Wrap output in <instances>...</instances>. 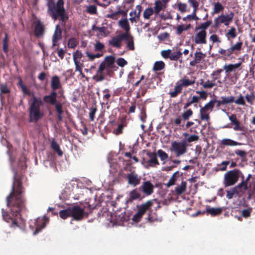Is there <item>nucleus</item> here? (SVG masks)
I'll list each match as a JSON object with an SVG mask.
<instances>
[{
    "label": "nucleus",
    "mask_w": 255,
    "mask_h": 255,
    "mask_svg": "<svg viewBox=\"0 0 255 255\" xmlns=\"http://www.w3.org/2000/svg\"><path fill=\"white\" fill-rule=\"evenodd\" d=\"M239 173L238 169L232 170L226 173L224 181L225 186H230L236 184L239 178Z\"/></svg>",
    "instance_id": "nucleus-8"
},
{
    "label": "nucleus",
    "mask_w": 255,
    "mask_h": 255,
    "mask_svg": "<svg viewBox=\"0 0 255 255\" xmlns=\"http://www.w3.org/2000/svg\"><path fill=\"white\" fill-rule=\"evenodd\" d=\"M247 102L250 104L253 105L255 100V95L254 91L251 92L250 94H247L245 97Z\"/></svg>",
    "instance_id": "nucleus-44"
},
{
    "label": "nucleus",
    "mask_w": 255,
    "mask_h": 255,
    "mask_svg": "<svg viewBox=\"0 0 255 255\" xmlns=\"http://www.w3.org/2000/svg\"><path fill=\"white\" fill-rule=\"evenodd\" d=\"M235 126L233 127V129L235 131H242V132L239 133V135H245V133L247 131V128H246L243 125H241V123L239 120H237L235 122L233 123L232 124Z\"/></svg>",
    "instance_id": "nucleus-32"
},
{
    "label": "nucleus",
    "mask_w": 255,
    "mask_h": 255,
    "mask_svg": "<svg viewBox=\"0 0 255 255\" xmlns=\"http://www.w3.org/2000/svg\"><path fill=\"white\" fill-rule=\"evenodd\" d=\"M125 38L124 41L126 42L127 48L129 50H134L135 49L134 37L130 33H125Z\"/></svg>",
    "instance_id": "nucleus-21"
},
{
    "label": "nucleus",
    "mask_w": 255,
    "mask_h": 255,
    "mask_svg": "<svg viewBox=\"0 0 255 255\" xmlns=\"http://www.w3.org/2000/svg\"><path fill=\"white\" fill-rule=\"evenodd\" d=\"M225 36L229 41L230 42L233 41L232 40L235 38L237 36L236 28L234 26H231L225 33Z\"/></svg>",
    "instance_id": "nucleus-33"
},
{
    "label": "nucleus",
    "mask_w": 255,
    "mask_h": 255,
    "mask_svg": "<svg viewBox=\"0 0 255 255\" xmlns=\"http://www.w3.org/2000/svg\"><path fill=\"white\" fill-rule=\"evenodd\" d=\"M47 6V13L53 20L58 18L64 23L68 19L66 10L64 7V0H58L55 3L54 0H45Z\"/></svg>",
    "instance_id": "nucleus-3"
},
{
    "label": "nucleus",
    "mask_w": 255,
    "mask_h": 255,
    "mask_svg": "<svg viewBox=\"0 0 255 255\" xmlns=\"http://www.w3.org/2000/svg\"><path fill=\"white\" fill-rule=\"evenodd\" d=\"M214 7L213 11L211 12L212 15L214 14H218L222 12L224 9V6L219 1L213 3Z\"/></svg>",
    "instance_id": "nucleus-37"
},
{
    "label": "nucleus",
    "mask_w": 255,
    "mask_h": 255,
    "mask_svg": "<svg viewBox=\"0 0 255 255\" xmlns=\"http://www.w3.org/2000/svg\"><path fill=\"white\" fill-rule=\"evenodd\" d=\"M157 154L162 161L165 160L168 158V154L162 149H159Z\"/></svg>",
    "instance_id": "nucleus-55"
},
{
    "label": "nucleus",
    "mask_w": 255,
    "mask_h": 255,
    "mask_svg": "<svg viewBox=\"0 0 255 255\" xmlns=\"http://www.w3.org/2000/svg\"><path fill=\"white\" fill-rule=\"evenodd\" d=\"M212 22L211 20H207L205 22L201 23L198 26L195 27V30H206L211 25Z\"/></svg>",
    "instance_id": "nucleus-40"
},
{
    "label": "nucleus",
    "mask_w": 255,
    "mask_h": 255,
    "mask_svg": "<svg viewBox=\"0 0 255 255\" xmlns=\"http://www.w3.org/2000/svg\"><path fill=\"white\" fill-rule=\"evenodd\" d=\"M83 56V55L82 52L79 50H76L75 52L73 53V61L75 65V66H77L78 65L80 66V65H84L83 60H82L81 62H80V60H81V58H82Z\"/></svg>",
    "instance_id": "nucleus-30"
},
{
    "label": "nucleus",
    "mask_w": 255,
    "mask_h": 255,
    "mask_svg": "<svg viewBox=\"0 0 255 255\" xmlns=\"http://www.w3.org/2000/svg\"><path fill=\"white\" fill-rule=\"evenodd\" d=\"M234 15V13L231 11L228 14H221L219 15V18L221 19V22L225 26H229L230 23L233 21Z\"/></svg>",
    "instance_id": "nucleus-24"
},
{
    "label": "nucleus",
    "mask_w": 255,
    "mask_h": 255,
    "mask_svg": "<svg viewBox=\"0 0 255 255\" xmlns=\"http://www.w3.org/2000/svg\"><path fill=\"white\" fill-rule=\"evenodd\" d=\"M146 154L150 158V159L146 162L148 166L154 167L159 165L156 153L148 152Z\"/></svg>",
    "instance_id": "nucleus-22"
},
{
    "label": "nucleus",
    "mask_w": 255,
    "mask_h": 255,
    "mask_svg": "<svg viewBox=\"0 0 255 255\" xmlns=\"http://www.w3.org/2000/svg\"><path fill=\"white\" fill-rule=\"evenodd\" d=\"M221 98L224 105L232 103L234 102V97L233 96L221 97Z\"/></svg>",
    "instance_id": "nucleus-54"
},
{
    "label": "nucleus",
    "mask_w": 255,
    "mask_h": 255,
    "mask_svg": "<svg viewBox=\"0 0 255 255\" xmlns=\"http://www.w3.org/2000/svg\"><path fill=\"white\" fill-rule=\"evenodd\" d=\"M125 126L126 125L123 124L119 125L118 128L113 130V133L116 135L122 134L123 132L124 128Z\"/></svg>",
    "instance_id": "nucleus-50"
},
{
    "label": "nucleus",
    "mask_w": 255,
    "mask_h": 255,
    "mask_svg": "<svg viewBox=\"0 0 255 255\" xmlns=\"http://www.w3.org/2000/svg\"><path fill=\"white\" fill-rule=\"evenodd\" d=\"M153 13H154V11L152 7L147 8L143 11V17L145 19H149L150 16L153 14Z\"/></svg>",
    "instance_id": "nucleus-45"
},
{
    "label": "nucleus",
    "mask_w": 255,
    "mask_h": 255,
    "mask_svg": "<svg viewBox=\"0 0 255 255\" xmlns=\"http://www.w3.org/2000/svg\"><path fill=\"white\" fill-rule=\"evenodd\" d=\"M161 55L164 59H169L171 61H177L182 56V53L180 50L172 52L171 49H167L162 50Z\"/></svg>",
    "instance_id": "nucleus-12"
},
{
    "label": "nucleus",
    "mask_w": 255,
    "mask_h": 255,
    "mask_svg": "<svg viewBox=\"0 0 255 255\" xmlns=\"http://www.w3.org/2000/svg\"><path fill=\"white\" fill-rule=\"evenodd\" d=\"M238 193L239 191L237 190V187H234L231 190L227 191L226 197L229 199H232L234 195L238 194Z\"/></svg>",
    "instance_id": "nucleus-47"
},
{
    "label": "nucleus",
    "mask_w": 255,
    "mask_h": 255,
    "mask_svg": "<svg viewBox=\"0 0 255 255\" xmlns=\"http://www.w3.org/2000/svg\"><path fill=\"white\" fill-rule=\"evenodd\" d=\"M230 44V47L227 49L220 48L218 50V53L222 55V57L224 60L232 59L234 58L233 56V54L237 56L241 53L243 44L242 41H238L233 44V41H231Z\"/></svg>",
    "instance_id": "nucleus-5"
},
{
    "label": "nucleus",
    "mask_w": 255,
    "mask_h": 255,
    "mask_svg": "<svg viewBox=\"0 0 255 255\" xmlns=\"http://www.w3.org/2000/svg\"><path fill=\"white\" fill-rule=\"evenodd\" d=\"M188 146V143L185 140L174 141L171 143L170 150L175 153L176 157H179L187 152Z\"/></svg>",
    "instance_id": "nucleus-7"
},
{
    "label": "nucleus",
    "mask_w": 255,
    "mask_h": 255,
    "mask_svg": "<svg viewBox=\"0 0 255 255\" xmlns=\"http://www.w3.org/2000/svg\"><path fill=\"white\" fill-rule=\"evenodd\" d=\"M122 6L120 5H117L116 6L117 11H113V7H110L109 8V13L106 15V17L107 18H110L112 20H117L120 16V15H122L125 18H127V12L128 11V8L126 10H125V8L122 9L121 7Z\"/></svg>",
    "instance_id": "nucleus-10"
},
{
    "label": "nucleus",
    "mask_w": 255,
    "mask_h": 255,
    "mask_svg": "<svg viewBox=\"0 0 255 255\" xmlns=\"http://www.w3.org/2000/svg\"><path fill=\"white\" fill-rule=\"evenodd\" d=\"M12 170L13 177L11 191L6 197V204L10 210V213L9 214L3 209H1V213L3 219L6 222L11 223V228H15L19 227L18 220L21 219L20 212L25 207L26 200L23 194L22 178L18 174L16 169L12 167Z\"/></svg>",
    "instance_id": "nucleus-1"
},
{
    "label": "nucleus",
    "mask_w": 255,
    "mask_h": 255,
    "mask_svg": "<svg viewBox=\"0 0 255 255\" xmlns=\"http://www.w3.org/2000/svg\"><path fill=\"white\" fill-rule=\"evenodd\" d=\"M18 166L21 169H25L27 167L26 165V158L23 156H21L18 160Z\"/></svg>",
    "instance_id": "nucleus-51"
},
{
    "label": "nucleus",
    "mask_w": 255,
    "mask_h": 255,
    "mask_svg": "<svg viewBox=\"0 0 255 255\" xmlns=\"http://www.w3.org/2000/svg\"><path fill=\"white\" fill-rule=\"evenodd\" d=\"M8 47V36L6 33L4 34V37L2 40V50L4 53H7Z\"/></svg>",
    "instance_id": "nucleus-43"
},
{
    "label": "nucleus",
    "mask_w": 255,
    "mask_h": 255,
    "mask_svg": "<svg viewBox=\"0 0 255 255\" xmlns=\"http://www.w3.org/2000/svg\"><path fill=\"white\" fill-rule=\"evenodd\" d=\"M165 64L162 61H156L153 65L152 70L155 72L162 70L165 68Z\"/></svg>",
    "instance_id": "nucleus-38"
},
{
    "label": "nucleus",
    "mask_w": 255,
    "mask_h": 255,
    "mask_svg": "<svg viewBox=\"0 0 255 255\" xmlns=\"http://www.w3.org/2000/svg\"><path fill=\"white\" fill-rule=\"evenodd\" d=\"M59 216L62 219H66L68 217H71L70 207H68L66 209L60 211Z\"/></svg>",
    "instance_id": "nucleus-42"
},
{
    "label": "nucleus",
    "mask_w": 255,
    "mask_h": 255,
    "mask_svg": "<svg viewBox=\"0 0 255 255\" xmlns=\"http://www.w3.org/2000/svg\"><path fill=\"white\" fill-rule=\"evenodd\" d=\"M51 87L52 90V91H55L56 90L61 87L60 78L58 76L55 75L52 77L51 80Z\"/></svg>",
    "instance_id": "nucleus-29"
},
{
    "label": "nucleus",
    "mask_w": 255,
    "mask_h": 255,
    "mask_svg": "<svg viewBox=\"0 0 255 255\" xmlns=\"http://www.w3.org/2000/svg\"><path fill=\"white\" fill-rule=\"evenodd\" d=\"M125 38V33H120L117 36H113L109 40V43L113 47L120 48L122 46V41Z\"/></svg>",
    "instance_id": "nucleus-14"
},
{
    "label": "nucleus",
    "mask_w": 255,
    "mask_h": 255,
    "mask_svg": "<svg viewBox=\"0 0 255 255\" xmlns=\"http://www.w3.org/2000/svg\"><path fill=\"white\" fill-rule=\"evenodd\" d=\"M118 24L125 31L123 33H130L129 32L130 27L127 18L120 20L118 22Z\"/></svg>",
    "instance_id": "nucleus-31"
},
{
    "label": "nucleus",
    "mask_w": 255,
    "mask_h": 255,
    "mask_svg": "<svg viewBox=\"0 0 255 255\" xmlns=\"http://www.w3.org/2000/svg\"><path fill=\"white\" fill-rule=\"evenodd\" d=\"M195 77L193 79H189L186 76H184L181 79L175 83L174 91L170 92L169 95L171 98H175L181 93L183 87H187L195 83Z\"/></svg>",
    "instance_id": "nucleus-6"
},
{
    "label": "nucleus",
    "mask_w": 255,
    "mask_h": 255,
    "mask_svg": "<svg viewBox=\"0 0 255 255\" xmlns=\"http://www.w3.org/2000/svg\"><path fill=\"white\" fill-rule=\"evenodd\" d=\"M10 92V88L7 87L6 84H0V95L9 94Z\"/></svg>",
    "instance_id": "nucleus-48"
},
{
    "label": "nucleus",
    "mask_w": 255,
    "mask_h": 255,
    "mask_svg": "<svg viewBox=\"0 0 255 255\" xmlns=\"http://www.w3.org/2000/svg\"><path fill=\"white\" fill-rule=\"evenodd\" d=\"M21 88L24 94L32 97L31 99L28 100L29 121L37 123L44 115L43 111L41 109L43 106L42 99L36 97L34 93H31L27 89L25 86L22 85Z\"/></svg>",
    "instance_id": "nucleus-2"
},
{
    "label": "nucleus",
    "mask_w": 255,
    "mask_h": 255,
    "mask_svg": "<svg viewBox=\"0 0 255 255\" xmlns=\"http://www.w3.org/2000/svg\"><path fill=\"white\" fill-rule=\"evenodd\" d=\"M126 179L129 185L135 187L140 184V177L134 171L128 174Z\"/></svg>",
    "instance_id": "nucleus-13"
},
{
    "label": "nucleus",
    "mask_w": 255,
    "mask_h": 255,
    "mask_svg": "<svg viewBox=\"0 0 255 255\" xmlns=\"http://www.w3.org/2000/svg\"><path fill=\"white\" fill-rule=\"evenodd\" d=\"M48 219L45 216L42 219L38 218L35 222V230L33 232V235H36L39 233L41 230L45 228L46 226V222H48Z\"/></svg>",
    "instance_id": "nucleus-17"
},
{
    "label": "nucleus",
    "mask_w": 255,
    "mask_h": 255,
    "mask_svg": "<svg viewBox=\"0 0 255 255\" xmlns=\"http://www.w3.org/2000/svg\"><path fill=\"white\" fill-rule=\"evenodd\" d=\"M187 188V183L185 181H182L179 186L175 188V192L178 195H180L184 193Z\"/></svg>",
    "instance_id": "nucleus-36"
},
{
    "label": "nucleus",
    "mask_w": 255,
    "mask_h": 255,
    "mask_svg": "<svg viewBox=\"0 0 255 255\" xmlns=\"http://www.w3.org/2000/svg\"><path fill=\"white\" fill-rule=\"evenodd\" d=\"M141 11L142 6L140 5H136L135 9L134 10V16L131 17L129 19L131 23L137 22L139 20Z\"/></svg>",
    "instance_id": "nucleus-28"
},
{
    "label": "nucleus",
    "mask_w": 255,
    "mask_h": 255,
    "mask_svg": "<svg viewBox=\"0 0 255 255\" xmlns=\"http://www.w3.org/2000/svg\"><path fill=\"white\" fill-rule=\"evenodd\" d=\"M207 35L206 31L200 30L195 34L194 39L195 43L197 44H206L207 42Z\"/></svg>",
    "instance_id": "nucleus-16"
},
{
    "label": "nucleus",
    "mask_w": 255,
    "mask_h": 255,
    "mask_svg": "<svg viewBox=\"0 0 255 255\" xmlns=\"http://www.w3.org/2000/svg\"><path fill=\"white\" fill-rule=\"evenodd\" d=\"M223 208L221 207L212 208L209 206H206V212L207 214L212 216H216L220 215L223 212Z\"/></svg>",
    "instance_id": "nucleus-27"
},
{
    "label": "nucleus",
    "mask_w": 255,
    "mask_h": 255,
    "mask_svg": "<svg viewBox=\"0 0 255 255\" xmlns=\"http://www.w3.org/2000/svg\"><path fill=\"white\" fill-rule=\"evenodd\" d=\"M206 54L201 51H196L194 53V60L190 62V65L195 66L201 62L202 60L206 57Z\"/></svg>",
    "instance_id": "nucleus-19"
},
{
    "label": "nucleus",
    "mask_w": 255,
    "mask_h": 255,
    "mask_svg": "<svg viewBox=\"0 0 255 255\" xmlns=\"http://www.w3.org/2000/svg\"><path fill=\"white\" fill-rule=\"evenodd\" d=\"M219 144L222 147L225 146H234L243 145L242 143L238 142L230 138H223L220 140Z\"/></svg>",
    "instance_id": "nucleus-26"
},
{
    "label": "nucleus",
    "mask_w": 255,
    "mask_h": 255,
    "mask_svg": "<svg viewBox=\"0 0 255 255\" xmlns=\"http://www.w3.org/2000/svg\"><path fill=\"white\" fill-rule=\"evenodd\" d=\"M235 153L236 155L240 156L243 159L246 157L247 155V153L245 151L240 149L235 150Z\"/></svg>",
    "instance_id": "nucleus-64"
},
{
    "label": "nucleus",
    "mask_w": 255,
    "mask_h": 255,
    "mask_svg": "<svg viewBox=\"0 0 255 255\" xmlns=\"http://www.w3.org/2000/svg\"><path fill=\"white\" fill-rule=\"evenodd\" d=\"M223 69H218L216 71H214L212 74L214 81L217 79H220L221 77V73L223 72Z\"/></svg>",
    "instance_id": "nucleus-56"
},
{
    "label": "nucleus",
    "mask_w": 255,
    "mask_h": 255,
    "mask_svg": "<svg viewBox=\"0 0 255 255\" xmlns=\"http://www.w3.org/2000/svg\"><path fill=\"white\" fill-rule=\"evenodd\" d=\"M57 93L56 91H51L50 94L43 96L42 100L43 103L44 102L46 104L54 106L57 119L61 122L63 120V106L60 102L57 101Z\"/></svg>",
    "instance_id": "nucleus-4"
},
{
    "label": "nucleus",
    "mask_w": 255,
    "mask_h": 255,
    "mask_svg": "<svg viewBox=\"0 0 255 255\" xmlns=\"http://www.w3.org/2000/svg\"><path fill=\"white\" fill-rule=\"evenodd\" d=\"M62 38V30L59 25L55 27L54 34L52 36V46L57 45V42Z\"/></svg>",
    "instance_id": "nucleus-23"
},
{
    "label": "nucleus",
    "mask_w": 255,
    "mask_h": 255,
    "mask_svg": "<svg viewBox=\"0 0 255 255\" xmlns=\"http://www.w3.org/2000/svg\"><path fill=\"white\" fill-rule=\"evenodd\" d=\"M167 0H156L154 2V11L155 14H158L160 11L164 9L166 7V2Z\"/></svg>",
    "instance_id": "nucleus-25"
},
{
    "label": "nucleus",
    "mask_w": 255,
    "mask_h": 255,
    "mask_svg": "<svg viewBox=\"0 0 255 255\" xmlns=\"http://www.w3.org/2000/svg\"><path fill=\"white\" fill-rule=\"evenodd\" d=\"M71 217L74 220L81 221L84 216L88 217V213L84 211V209L81 208L78 206H74L70 207Z\"/></svg>",
    "instance_id": "nucleus-11"
},
{
    "label": "nucleus",
    "mask_w": 255,
    "mask_h": 255,
    "mask_svg": "<svg viewBox=\"0 0 255 255\" xmlns=\"http://www.w3.org/2000/svg\"><path fill=\"white\" fill-rule=\"evenodd\" d=\"M130 197L133 200H135L140 197V194L136 189H134L130 193Z\"/></svg>",
    "instance_id": "nucleus-59"
},
{
    "label": "nucleus",
    "mask_w": 255,
    "mask_h": 255,
    "mask_svg": "<svg viewBox=\"0 0 255 255\" xmlns=\"http://www.w3.org/2000/svg\"><path fill=\"white\" fill-rule=\"evenodd\" d=\"M78 44V41L75 38H71L68 41V46L70 48H74Z\"/></svg>",
    "instance_id": "nucleus-52"
},
{
    "label": "nucleus",
    "mask_w": 255,
    "mask_h": 255,
    "mask_svg": "<svg viewBox=\"0 0 255 255\" xmlns=\"http://www.w3.org/2000/svg\"><path fill=\"white\" fill-rule=\"evenodd\" d=\"M146 196H149L153 193L154 186L149 181H144L139 188Z\"/></svg>",
    "instance_id": "nucleus-15"
},
{
    "label": "nucleus",
    "mask_w": 255,
    "mask_h": 255,
    "mask_svg": "<svg viewBox=\"0 0 255 255\" xmlns=\"http://www.w3.org/2000/svg\"><path fill=\"white\" fill-rule=\"evenodd\" d=\"M183 136L185 137H187L186 138V142H191L195 141H197L199 139V137L198 135L196 134H192V135H189L187 132H184L183 134Z\"/></svg>",
    "instance_id": "nucleus-39"
},
{
    "label": "nucleus",
    "mask_w": 255,
    "mask_h": 255,
    "mask_svg": "<svg viewBox=\"0 0 255 255\" xmlns=\"http://www.w3.org/2000/svg\"><path fill=\"white\" fill-rule=\"evenodd\" d=\"M44 30L45 28L43 24L40 21H38L34 26V32L35 36L36 38L43 36Z\"/></svg>",
    "instance_id": "nucleus-20"
},
{
    "label": "nucleus",
    "mask_w": 255,
    "mask_h": 255,
    "mask_svg": "<svg viewBox=\"0 0 255 255\" xmlns=\"http://www.w3.org/2000/svg\"><path fill=\"white\" fill-rule=\"evenodd\" d=\"M215 103H216V101H212V100L209 103L205 104L204 107H202L204 108L205 109H206L207 111H208L209 112V111L211 112V111H212L214 107Z\"/></svg>",
    "instance_id": "nucleus-53"
},
{
    "label": "nucleus",
    "mask_w": 255,
    "mask_h": 255,
    "mask_svg": "<svg viewBox=\"0 0 255 255\" xmlns=\"http://www.w3.org/2000/svg\"><path fill=\"white\" fill-rule=\"evenodd\" d=\"M200 110V119L202 121L208 122L210 120V112L207 111L202 107H201Z\"/></svg>",
    "instance_id": "nucleus-34"
},
{
    "label": "nucleus",
    "mask_w": 255,
    "mask_h": 255,
    "mask_svg": "<svg viewBox=\"0 0 255 255\" xmlns=\"http://www.w3.org/2000/svg\"><path fill=\"white\" fill-rule=\"evenodd\" d=\"M135 0H124L122 6L123 8H126L127 7L128 9L131 8L133 5Z\"/></svg>",
    "instance_id": "nucleus-49"
},
{
    "label": "nucleus",
    "mask_w": 255,
    "mask_h": 255,
    "mask_svg": "<svg viewBox=\"0 0 255 255\" xmlns=\"http://www.w3.org/2000/svg\"><path fill=\"white\" fill-rule=\"evenodd\" d=\"M152 205L153 202L151 200H149L141 204L138 208L137 213L133 216L132 220L134 222H139L145 212L151 209Z\"/></svg>",
    "instance_id": "nucleus-9"
},
{
    "label": "nucleus",
    "mask_w": 255,
    "mask_h": 255,
    "mask_svg": "<svg viewBox=\"0 0 255 255\" xmlns=\"http://www.w3.org/2000/svg\"><path fill=\"white\" fill-rule=\"evenodd\" d=\"M242 65L241 62L237 63L236 64H226L223 66V70H225L226 77L229 78L231 72L235 71L237 69L239 68Z\"/></svg>",
    "instance_id": "nucleus-18"
},
{
    "label": "nucleus",
    "mask_w": 255,
    "mask_h": 255,
    "mask_svg": "<svg viewBox=\"0 0 255 255\" xmlns=\"http://www.w3.org/2000/svg\"><path fill=\"white\" fill-rule=\"evenodd\" d=\"M86 12L90 14H97L98 11L95 5H90L86 7Z\"/></svg>",
    "instance_id": "nucleus-46"
},
{
    "label": "nucleus",
    "mask_w": 255,
    "mask_h": 255,
    "mask_svg": "<svg viewBox=\"0 0 255 255\" xmlns=\"http://www.w3.org/2000/svg\"><path fill=\"white\" fill-rule=\"evenodd\" d=\"M105 48V45L99 41L97 42L94 45V49L96 51H101Z\"/></svg>",
    "instance_id": "nucleus-60"
},
{
    "label": "nucleus",
    "mask_w": 255,
    "mask_h": 255,
    "mask_svg": "<svg viewBox=\"0 0 255 255\" xmlns=\"http://www.w3.org/2000/svg\"><path fill=\"white\" fill-rule=\"evenodd\" d=\"M51 147L59 156H61L63 155V152L56 141L52 140L51 142Z\"/></svg>",
    "instance_id": "nucleus-41"
},
{
    "label": "nucleus",
    "mask_w": 255,
    "mask_h": 255,
    "mask_svg": "<svg viewBox=\"0 0 255 255\" xmlns=\"http://www.w3.org/2000/svg\"><path fill=\"white\" fill-rule=\"evenodd\" d=\"M97 111V108L96 106L92 107L90 109V112L89 113L90 119L91 121H93L95 119V115Z\"/></svg>",
    "instance_id": "nucleus-61"
},
{
    "label": "nucleus",
    "mask_w": 255,
    "mask_h": 255,
    "mask_svg": "<svg viewBox=\"0 0 255 255\" xmlns=\"http://www.w3.org/2000/svg\"><path fill=\"white\" fill-rule=\"evenodd\" d=\"M193 114L192 110L188 109L182 114V117L184 120H188L192 116Z\"/></svg>",
    "instance_id": "nucleus-57"
},
{
    "label": "nucleus",
    "mask_w": 255,
    "mask_h": 255,
    "mask_svg": "<svg viewBox=\"0 0 255 255\" xmlns=\"http://www.w3.org/2000/svg\"><path fill=\"white\" fill-rule=\"evenodd\" d=\"M209 39L213 42V43L221 42L220 38L216 34H212L210 36Z\"/></svg>",
    "instance_id": "nucleus-62"
},
{
    "label": "nucleus",
    "mask_w": 255,
    "mask_h": 255,
    "mask_svg": "<svg viewBox=\"0 0 255 255\" xmlns=\"http://www.w3.org/2000/svg\"><path fill=\"white\" fill-rule=\"evenodd\" d=\"M234 102L238 105H246V102L245 101L244 97L242 95V94H240L239 98L236 100H234Z\"/></svg>",
    "instance_id": "nucleus-58"
},
{
    "label": "nucleus",
    "mask_w": 255,
    "mask_h": 255,
    "mask_svg": "<svg viewBox=\"0 0 255 255\" xmlns=\"http://www.w3.org/2000/svg\"><path fill=\"white\" fill-rule=\"evenodd\" d=\"M182 173H180V172L177 171L174 172L171 177L169 179L168 182L167 184H166V186L168 188L170 187L171 186H173L175 184V182L177 180V177L179 176H182Z\"/></svg>",
    "instance_id": "nucleus-35"
},
{
    "label": "nucleus",
    "mask_w": 255,
    "mask_h": 255,
    "mask_svg": "<svg viewBox=\"0 0 255 255\" xmlns=\"http://www.w3.org/2000/svg\"><path fill=\"white\" fill-rule=\"evenodd\" d=\"M177 7L178 10L182 13H184L187 10V5L185 3L179 2L177 4Z\"/></svg>",
    "instance_id": "nucleus-63"
}]
</instances>
